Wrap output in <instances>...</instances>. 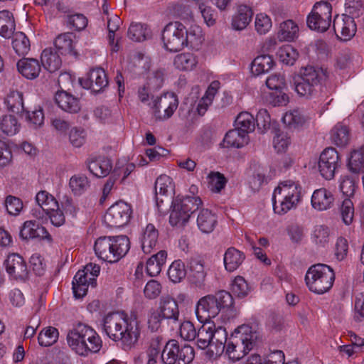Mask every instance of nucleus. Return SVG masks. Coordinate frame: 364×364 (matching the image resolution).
I'll use <instances>...</instances> for the list:
<instances>
[{"label":"nucleus","mask_w":364,"mask_h":364,"mask_svg":"<svg viewBox=\"0 0 364 364\" xmlns=\"http://www.w3.org/2000/svg\"><path fill=\"white\" fill-rule=\"evenodd\" d=\"M18 71L27 79H35L41 72V67L35 58H22L17 63Z\"/></svg>","instance_id":"cd10ccee"},{"label":"nucleus","mask_w":364,"mask_h":364,"mask_svg":"<svg viewBox=\"0 0 364 364\" xmlns=\"http://www.w3.org/2000/svg\"><path fill=\"white\" fill-rule=\"evenodd\" d=\"M184 37V47L188 46L196 50L199 48L204 40L201 28L196 25L191 26L188 29L186 28Z\"/></svg>","instance_id":"ea45409f"},{"label":"nucleus","mask_w":364,"mask_h":364,"mask_svg":"<svg viewBox=\"0 0 364 364\" xmlns=\"http://www.w3.org/2000/svg\"><path fill=\"white\" fill-rule=\"evenodd\" d=\"M220 87L218 81H213L208 87L204 96L199 101L197 106V111L200 115H203L208 107L212 104L213 100Z\"/></svg>","instance_id":"79ce46f5"},{"label":"nucleus","mask_w":364,"mask_h":364,"mask_svg":"<svg viewBox=\"0 0 364 364\" xmlns=\"http://www.w3.org/2000/svg\"><path fill=\"white\" fill-rule=\"evenodd\" d=\"M186 275V269L184 263L180 260L173 261L168 269V277L173 283L181 282Z\"/></svg>","instance_id":"6e6d98bb"},{"label":"nucleus","mask_w":364,"mask_h":364,"mask_svg":"<svg viewBox=\"0 0 364 364\" xmlns=\"http://www.w3.org/2000/svg\"><path fill=\"white\" fill-rule=\"evenodd\" d=\"M21 124L16 116L4 114L0 116V131L6 136H14L20 130Z\"/></svg>","instance_id":"e433bc0d"},{"label":"nucleus","mask_w":364,"mask_h":364,"mask_svg":"<svg viewBox=\"0 0 364 364\" xmlns=\"http://www.w3.org/2000/svg\"><path fill=\"white\" fill-rule=\"evenodd\" d=\"M249 137L245 132L237 128L229 131L225 136L223 146L224 147L240 148L248 143Z\"/></svg>","instance_id":"c9c22d12"},{"label":"nucleus","mask_w":364,"mask_h":364,"mask_svg":"<svg viewBox=\"0 0 364 364\" xmlns=\"http://www.w3.org/2000/svg\"><path fill=\"white\" fill-rule=\"evenodd\" d=\"M87 167L91 173L97 178L105 177L112 170L111 161L105 157L91 159L87 163Z\"/></svg>","instance_id":"7c9ffc66"},{"label":"nucleus","mask_w":364,"mask_h":364,"mask_svg":"<svg viewBox=\"0 0 364 364\" xmlns=\"http://www.w3.org/2000/svg\"><path fill=\"white\" fill-rule=\"evenodd\" d=\"M255 26L259 34H266L272 26V20L265 14H258L255 18Z\"/></svg>","instance_id":"0e129e2a"},{"label":"nucleus","mask_w":364,"mask_h":364,"mask_svg":"<svg viewBox=\"0 0 364 364\" xmlns=\"http://www.w3.org/2000/svg\"><path fill=\"white\" fill-rule=\"evenodd\" d=\"M36 202L38 205L45 210H50L58 208V201L46 191H41L36 196Z\"/></svg>","instance_id":"4d7b16f0"},{"label":"nucleus","mask_w":364,"mask_h":364,"mask_svg":"<svg viewBox=\"0 0 364 364\" xmlns=\"http://www.w3.org/2000/svg\"><path fill=\"white\" fill-rule=\"evenodd\" d=\"M132 213L131 206L128 203L118 201L107 210L104 221L110 228L123 227L129 223Z\"/></svg>","instance_id":"2eb2a0df"},{"label":"nucleus","mask_w":364,"mask_h":364,"mask_svg":"<svg viewBox=\"0 0 364 364\" xmlns=\"http://www.w3.org/2000/svg\"><path fill=\"white\" fill-rule=\"evenodd\" d=\"M277 55L280 61L287 65H293L299 55L296 50L290 45L281 47L278 50Z\"/></svg>","instance_id":"bf43d9fd"},{"label":"nucleus","mask_w":364,"mask_h":364,"mask_svg":"<svg viewBox=\"0 0 364 364\" xmlns=\"http://www.w3.org/2000/svg\"><path fill=\"white\" fill-rule=\"evenodd\" d=\"M12 46L18 55H25L30 50V41L22 32L13 33Z\"/></svg>","instance_id":"603ef678"},{"label":"nucleus","mask_w":364,"mask_h":364,"mask_svg":"<svg viewBox=\"0 0 364 364\" xmlns=\"http://www.w3.org/2000/svg\"><path fill=\"white\" fill-rule=\"evenodd\" d=\"M59 333L57 328L48 326L43 328L38 334V341L41 346H50L57 342Z\"/></svg>","instance_id":"5fc2aeb1"},{"label":"nucleus","mask_w":364,"mask_h":364,"mask_svg":"<svg viewBox=\"0 0 364 364\" xmlns=\"http://www.w3.org/2000/svg\"><path fill=\"white\" fill-rule=\"evenodd\" d=\"M15 21L12 13L7 10L0 11V35L9 38L15 30Z\"/></svg>","instance_id":"c03bdc74"},{"label":"nucleus","mask_w":364,"mask_h":364,"mask_svg":"<svg viewBox=\"0 0 364 364\" xmlns=\"http://www.w3.org/2000/svg\"><path fill=\"white\" fill-rule=\"evenodd\" d=\"M73 35L65 33L58 36L54 41V46L61 55H75Z\"/></svg>","instance_id":"37998d69"},{"label":"nucleus","mask_w":364,"mask_h":364,"mask_svg":"<svg viewBox=\"0 0 364 364\" xmlns=\"http://www.w3.org/2000/svg\"><path fill=\"white\" fill-rule=\"evenodd\" d=\"M23 112L25 113L26 122L33 129H37L43 124L44 114L43 109L41 107L36 108L33 111H28L25 109Z\"/></svg>","instance_id":"052dcab7"},{"label":"nucleus","mask_w":364,"mask_h":364,"mask_svg":"<svg viewBox=\"0 0 364 364\" xmlns=\"http://www.w3.org/2000/svg\"><path fill=\"white\" fill-rule=\"evenodd\" d=\"M100 267L98 264L89 263L83 269L79 270L73 280V290L75 297L82 298L86 295L88 287H96V277L99 275Z\"/></svg>","instance_id":"9d476101"},{"label":"nucleus","mask_w":364,"mask_h":364,"mask_svg":"<svg viewBox=\"0 0 364 364\" xmlns=\"http://www.w3.org/2000/svg\"><path fill=\"white\" fill-rule=\"evenodd\" d=\"M186 27L178 21L167 24L162 33L164 48L171 52H177L184 48Z\"/></svg>","instance_id":"f8f14e48"},{"label":"nucleus","mask_w":364,"mask_h":364,"mask_svg":"<svg viewBox=\"0 0 364 364\" xmlns=\"http://www.w3.org/2000/svg\"><path fill=\"white\" fill-rule=\"evenodd\" d=\"M67 23L69 26L76 31H82L87 26V18L82 14H68Z\"/></svg>","instance_id":"774afa93"},{"label":"nucleus","mask_w":364,"mask_h":364,"mask_svg":"<svg viewBox=\"0 0 364 364\" xmlns=\"http://www.w3.org/2000/svg\"><path fill=\"white\" fill-rule=\"evenodd\" d=\"M307 117L299 109H294L285 113L282 121L290 129H298L304 126Z\"/></svg>","instance_id":"49530a36"},{"label":"nucleus","mask_w":364,"mask_h":364,"mask_svg":"<svg viewBox=\"0 0 364 364\" xmlns=\"http://www.w3.org/2000/svg\"><path fill=\"white\" fill-rule=\"evenodd\" d=\"M203 325L196 332V343L199 348L205 349L208 346L211 347V341L213 340V322H202Z\"/></svg>","instance_id":"4c0bfd02"},{"label":"nucleus","mask_w":364,"mask_h":364,"mask_svg":"<svg viewBox=\"0 0 364 364\" xmlns=\"http://www.w3.org/2000/svg\"><path fill=\"white\" fill-rule=\"evenodd\" d=\"M333 28L336 36L341 41L350 40L357 31L354 18L346 14L335 16Z\"/></svg>","instance_id":"6ab92c4d"},{"label":"nucleus","mask_w":364,"mask_h":364,"mask_svg":"<svg viewBox=\"0 0 364 364\" xmlns=\"http://www.w3.org/2000/svg\"><path fill=\"white\" fill-rule=\"evenodd\" d=\"M326 77V71L321 68L306 67L301 75L295 79V91L301 96L309 97L316 92V87Z\"/></svg>","instance_id":"6e6552de"},{"label":"nucleus","mask_w":364,"mask_h":364,"mask_svg":"<svg viewBox=\"0 0 364 364\" xmlns=\"http://www.w3.org/2000/svg\"><path fill=\"white\" fill-rule=\"evenodd\" d=\"M299 36V27L292 20H287L280 23L278 38L281 41H292Z\"/></svg>","instance_id":"a19ab883"},{"label":"nucleus","mask_w":364,"mask_h":364,"mask_svg":"<svg viewBox=\"0 0 364 364\" xmlns=\"http://www.w3.org/2000/svg\"><path fill=\"white\" fill-rule=\"evenodd\" d=\"M335 274L333 269L324 264L311 266L305 275V282L309 289L316 294H323L333 286Z\"/></svg>","instance_id":"423d86ee"},{"label":"nucleus","mask_w":364,"mask_h":364,"mask_svg":"<svg viewBox=\"0 0 364 364\" xmlns=\"http://www.w3.org/2000/svg\"><path fill=\"white\" fill-rule=\"evenodd\" d=\"M72 191L75 195H81L89 187V181L85 176H74L71 177L69 183Z\"/></svg>","instance_id":"e2e57ef3"},{"label":"nucleus","mask_w":364,"mask_h":364,"mask_svg":"<svg viewBox=\"0 0 364 364\" xmlns=\"http://www.w3.org/2000/svg\"><path fill=\"white\" fill-rule=\"evenodd\" d=\"M301 198V186L298 182L286 180L279 183L272 196L274 213L283 215L296 208Z\"/></svg>","instance_id":"7ed1b4c3"},{"label":"nucleus","mask_w":364,"mask_h":364,"mask_svg":"<svg viewBox=\"0 0 364 364\" xmlns=\"http://www.w3.org/2000/svg\"><path fill=\"white\" fill-rule=\"evenodd\" d=\"M331 4L327 1L317 2L307 16V26L311 30L321 33L325 32L331 26Z\"/></svg>","instance_id":"9b49d317"},{"label":"nucleus","mask_w":364,"mask_h":364,"mask_svg":"<svg viewBox=\"0 0 364 364\" xmlns=\"http://www.w3.org/2000/svg\"><path fill=\"white\" fill-rule=\"evenodd\" d=\"M255 338L249 326H240L228 338L223 353L230 361H238L252 349Z\"/></svg>","instance_id":"39448f33"},{"label":"nucleus","mask_w":364,"mask_h":364,"mask_svg":"<svg viewBox=\"0 0 364 364\" xmlns=\"http://www.w3.org/2000/svg\"><path fill=\"white\" fill-rule=\"evenodd\" d=\"M341 165V161L339 154L334 148H326L321 154L318 161V171L325 179H332Z\"/></svg>","instance_id":"f3484780"},{"label":"nucleus","mask_w":364,"mask_h":364,"mask_svg":"<svg viewBox=\"0 0 364 364\" xmlns=\"http://www.w3.org/2000/svg\"><path fill=\"white\" fill-rule=\"evenodd\" d=\"M79 81L84 88L90 89L96 93L102 91L108 85L107 75L105 70L100 68L92 69L88 78L80 79Z\"/></svg>","instance_id":"aec40b11"},{"label":"nucleus","mask_w":364,"mask_h":364,"mask_svg":"<svg viewBox=\"0 0 364 364\" xmlns=\"http://www.w3.org/2000/svg\"><path fill=\"white\" fill-rule=\"evenodd\" d=\"M129 248L130 242L125 235L100 237L94 245L97 257L110 263L119 261L127 254Z\"/></svg>","instance_id":"20e7f679"},{"label":"nucleus","mask_w":364,"mask_h":364,"mask_svg":"<svg viewBox=\"0 0 364 364\" xmlns=\"http://www.w3.org/2000/svg\"><path fill=\"white\" fill-rule=\"evenodd\" d=\"M208 179L209 187L215 193L220 192L226 184L225 178L218 172H211L208 176Z\"/></svg>","instance_id":"338daca9"},{"label":"nucleus","mask_w":364,"mask_h":364,"mask_svg":"<svg viewBox=\"0 0 364 364\" xmlns=\"http://www.w3.org/2000/svg\"><path fill=\"white\" fill-rule=\"evenodd\" d=\"M213 340L211 341L212 352L216 355H220L225 350V345L228 341L226 329L222 326L216 327L213 323Z\"/></svg>","instance_id":"c756f323"},{"label":"nucleus","mask_w":364,"mask_h":364,"mask_svg":"<svg viewBox=\"0 0 364 364\" xmlns=\"http://www.w3.org/2000/svg\"><path fill=\"white\" fill-rule=\"evenodd\" d=\"M150 31L146 25L141 23H132L127 31L128 37L134 41H142L149 36Z\"/></svg>","instance_id":"864d4df0"},{"label":"nucleus","mask_w":364,"mask_h":364,"mask_svg":"<svg viewBox=\"0 0 364 364\" xmlns=\"http://www.w3.org/2000/svg\"><path fill=\"white\" fill-rule=\"evenodd\" d=\"M232 294L220 290L215 294H208L200 298L196 306V315L200 322L210 321L220 312L227 313L229 316H235Z\"/></svg>","instance_id":"f257e3e1"},{"label":"nucleus","mask_w":364,"mask_h":364,"mask_svg":"<svg viewBox=\"0 0 364 364\" xmlns=\"http://www.w3.org/2000/svg\"><path fill=\"white\" fill-rule=\"evenodd\" d=\"M331 139L338 146L347 145L350 139L348 127L342 124H337L331 130Z\"/></svg>","instance_id":"de8ad7c7"},{"label":"nucleus","mask_w":364,"mask_h":364,"mask_svg":"<svg viewBox=\"0 0 364 364\" xmlns=\"http://www.w3.org/2000/svg\"><path fill=\"white\" fill-rule=\"evenodd\" d=\"M335 198L333 193L325 188L315 190L311 196V204L317 211H324L331 209L334 204Z\"/></svg>","instance_id":"5701e85b"},{"label":"nucleus","mask_w":364,"mask_h":364,"mask_svg":"<svg viewBox=\"0 0 364 364\" xmlns=\"http://www.w3.org/2000/svg\"><path fill=\"white\" fill-rule=\"evenodd\" d=\"M156 120L164 121L170 118L178 106V100L173 93H165L156 97L149 104Z\"/></svg>","instance_id":"ddd939ff"},{"label":"nucleus","mask_w":364,"mask_h":364,"mask_svg":"<svg viewBox=\"0 0 364 364\" xmlns=\"http://www.w3.org/2000/svg\"><path fill=\"white\" fill-rule=\"evenodd\" d=\"M273 65L274 60L270 55H259L252 63V73L257 75L263 74L272 69Z\"/></svg>","instance_id":"8fccbe9b"},{"label":"nucleus","mask_w":364,"mask_h":364,"mask_svg":"<svg viewBox=\"0 0 364 364\" xmlns=\"http://www.w3.org/2000/svg\"><path fill=\"white\" fill-rule=\"evenodd\" d=\"M68 346L77 355L86 357L90 353H98L102 341L97 333L91 327L79 323L67 335Z\"/></svg>","instance_id":"f03ea898"},{"label":"nucleus","mask_w":364,"mask_h":364,"mask_svg":"<svg viewBox=\"0 0 364 364\" xmlns=\"http://www.w3.org/2000/svg\"><path fill=\"white\" fill-rule=\"evenodd\" d=\"M253 13L252 9L245 5L238 6L236 14L232 16V26L235 30H242L250 23Z\"/></svg>","instance_id":"473e14b6"},{"label":"nucleus","mask_w":364,"mask_h":364,"mask_svg":"<svg viewBox=\"0 0 364 364\" xmlns=\"http://www.w3.org/2000/svg\"><path fill=\"white\" fill-rule=\"evenodd\" d=\"M87 134L84 129L73 127L69 132V141L70 144L77 148L82 146L86 141Z\"/></svg>","instance_id":"69168bd1"},{"label":"nucleus","mask_w":364,"mask_h":364,"mask_svg":"<svg viewBox=\"0 0 364 364\" xmlns=\"http://www.w3.org/2000/svg\"><path fill=\"white\" fill-rule=\"evenodd\" d=\"M55 100L58 107L65 112L76 113L80 109L79 100L65 91L58 92Z\"/></svg>","instance_id":"bb28decb"},{"label":"nucleus","mask_w":364,"mask_h":364,"mask_svg":"<svg viewBox=\"0 0 364 364\" xmlns=\"http://www.w3.org/2000/svg\"><path fill=\"white\" fill-rule=\"evenodd\" d=\"M190 274L189 280L196 287L203 288L205 286L206 272L203 260L199 257H191L188 264Z\"/></svg>","instance_id":"393cba45"},{"label":"nucleus","mask_w":364,"mask_h":364,"mask_svg":"<svg viewBox=\"0 0 364 364\" xmlns=\"http://www.w3.org/2000/svg\"><path fill=\"white\" fill-rule=\"evenodd\" d=\"M200 197H176L171 201L169 223L172 226H183L189 220L191 215L202 205Z\"/></svg>","instance_id":"0eeeda50"},{"label":"nucleus","mask_w":364,"mask_h":364,"mask_svg":"<svg viewBox=\"0 0 364 364\" xmlns=\"http://www.w3.org/2000/svg\"><path fill=\"white\" fill-rule=\"evenodd\" d=\"M154 189L158 210L160 213H164L167 210L174 192L172 178L167 175L159 176L155 181Z\"/></svg>","instance_id":"4468645a"},{"label":"nucleus","mask_w":364,"mask_h":364,"mask_svg":"<svg viewBox=\"0 0 364 364\" xmlns=\"http://www.w3.org/2000/svg\"><path fill=\"white\" fill-rule=\"evenodd\" d=\"M4 105L10 112L22 113L25 111L23 93L18 90H9L4 98Z\"/></svg>","instance_id":"f704fd0d"},{"label":"nucleus","mask_w":364,"mask_h":364,"mask_svg":"<svg viewBox=\"0 0 364 364\" xmlns=\"http://www.w3.org/2000/svg\"><path fill=\"white\" fill-rule=\"evenodd\" d=\"M6 270L11 279L26 282L28 279L29 272L24 259L18 254H11L5 260Z\"/></svg>","instance_id":"a211bd4d"},{"label":"nucleus","mask_w":364,"mask_h":364,"mask_svg":"<svg viewBox=\"0 0 364 364\" xmlns=\"http://www.w3.org/2000/svg\"><path fill=\"white\" fill-rule=\"evenodd\" d=\"M126 314L122 312H112L106 315L103 318V330L107 336L115 341L119 337V329L124 324V318Z\"/></svg>","instance_id":"b1692460"},{"label":"nucleus","mask_w":364,"mask_h":364,"mask_svg":"<svg viewBox=\"0 0 364 364\" xmlns=\"http://www.w3.org/2000/svg\"><path fill=\"white\" fill-rule=\"evenodd\" d=\"M164 319L178 325L179 309L176 301L170 296H163L160 299L159 311Z\"/></svg>","instance_id":"412c9836"},{"label":"nucleus","mask_w":364,"mask_h":364,"mask_svg":"<svg viewBox=\"0 0 364 364\" xmlns=\"http://www.w3.org/2000/svg\"><path fill=\"white\" fill-rule=\"evenodd\" d=\"M250 291L247 282L242 277H236L231 284L232 293L238 298L245 297Z\"/></svg>","instance_id":"680f3d73"},{"label":"nucleus","mask_w":364,"mask_h":364,"mask_svg":"<svg viewBox=\"0 0 364 364\" xmlns=\"http://www.w3.org/2000/svg\"><path fill=\"white\" fill-rule=\"evenodd\" d=\"M348 166L350 170L354 173L364 170V146L351 152Z\"/></svg>","instance_id":"13d9d810"},{"label":"nucleus","mask_w":364,"mask_h":364,"mask_svg":"<svg viewBox=\"0 0 364 364\" xmlns=\"http://www.w3.org/2000/svg\"><path fill=\"white\" fill-rule=\"evenodd\" d=\"M167 253L164 250H161L158 253L152 255L146 262V271L149 276L156 277L161 271L162 266L165 264Z\"/></svg>","instance_id":"58836bf2"},{"label":"nucleus","mask_w":364,"mask_h":364,"mask_svg":"<svg viewBox=\"0 0 364 364\" xmlns=\"http://www.w3.org/2000/svg\"><path fill=\"white\" fill-rule=\"evenodd\" d=\"M19 235L23 240L42 239L51 241L52 237L47 230L34 220H27L24 222L21 230Z\"/></svg>","instance_id":"4be33fe9"},{"label":"nucleus","mask_w":364,"mask_h":364,"mask_svg":"<svg viewBox=\"0 0 364 364\" xmlns=\"http://www.w3.org/2000/svg\"><path fill=\"white\" fill-rule=\"evenodd\" d=\"M173 64L180 70H192L196 67L198 59L191 53H183L175 56Z\"/></svg>","instance_id":"a18cd8bd"},{"label":"nucleus","mask_w":364,"mask_h":364,"mask_svg":"<svg viewBox=\"0 0 364 364\" xmlns=\"http://www.w3.org/2000/svg\"><path fill=\"white\" fill-rule=\"evenodd\" d=\"M195 357L194 349L188 344L179 343L176 340L168 341L161 352L164 364H189Z\"/></svg>","instance_id":"1a4fd4ad"},{"label":"nucleus","mask_w":364,"mask_h":364,"mask_svg":"<svg viewBox=\"0 0 364 364\" xmlns=\"http://www.w3.org/2000/svg\"><path fill=\"white\" fill-rule=\"evenodd\" d=\"M36 4L44 8V10L53 14L56 10L59 13L69 14L70 7L63 0H33Z\"/></svg>","instance_id":"09e8293b"},{"label":"nucleus","mask_w":364,"mask_h":364,"mask_svg":"<svg viewBox=\"0 0 364 364\" xmlns=\"http://www.w3.org/2000/svg\"><path fill=\"white\" fill-rule=\"evenodd\" d=\"M159 231L153 224H148L143 231L141 242L145 254H149L158 243Z\"/></svg>","instance_id":"c85d7f7f"},{"label":"nucleus","mask_w":364,"mask_h":364,"mask_svg":"<svg viewBox=\"0 0 364 364\" xmlns=\"http://www.w3.org/2000/svg\"><path fill=\"white\" fill-rule=\"evenodd\" d=\"M236 128L245 132L247 135L248 133L255 130V119L252 114L248 112H240L235 119Z\"/></svg>","instance_id":"3c124183"},{"label":"nucleus","mask_w":364,"mask_h":364,"mask_svg":"<svg viewBox=\"0 0 364 364\" xmlns=\"http://www.w3.org/2000/svg\"><path fill=\"white\" fill-rule=\"evenodd\" d=\"M41 60L43 68L50 73L58 70L62 65V60L58 52L51 48L43 50Z\"/></svg>","instance_id":"2f4dec72"},{"label":"nucleus","mask_w":364,"mask_h":364,"mask_svg":"<svg viewBox=\"0 0 364 364\" xmlns=\"http://www.w3.org/2000/svg\"><path fill=\"white\" fill-rule=\"evenodd\" d=\"M119 333V337L116 338L114 341H120L124 350H131L135 347L140 337L141 328L139 322L129 319L126 315L124 324H122Z\"/></svg>","instance_id":"dca6fc26"},{"label":"nucleus","mask_w":364,"mask_h":364,"mask_svg":"<svg viewBox=\"0 0 364 364\" xmlns=\"http://www.w3.org/2000/svg\"><path fill=\"white\" fill-rule=\"evenodd\" d=\"M196 223L201 232L209 234L215 228L218 224V218L211 210L203 208L198 214Z\"/></svg>","instance_id":"a878e982"},{"label":"nucleus","mask_w":364,"mask_h":364,"mask_svg":"<svg viewBox=\"0 0 364 364\" xmlns=\"http://www.w3.org/2000/svg\"><path fill=\"white\" fill-rule=\"evenodd\" d=\"M245 258L243 252L235 247L228 248L224 254V265L227 271L232 272L236 270Z\"/></svg>","instance_id":"72a5a7b5"}]
</instances>
